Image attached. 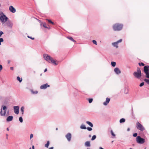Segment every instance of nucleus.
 Here are the masks:
<instances>
[{
    "label": "nucleus",
    "mask_w": 149,
    "mask_h": 149,
    "mask_svg": "<svg viewBox=\"0 0 149 149\" xmlns=\"http://www.w3.org/2000/svg\"><path fill=\"white\" fill-rule=\"evenodd\" d=\"M44 58L49 63H53L55 65H58V63H56L53 59L51 56L48 55L47 54H44L43 55Z\"/></svg>",
    "instance_id": "nucleus-1"
},
{
    "label": "nucleus",
    "mask_w": 149,
    "mask_h": 149,
    "mask_svg": "<svg viewBox=\"0 0 149 149\" xmlns=\"http://www.w3.org/2000/svg\"><path fill=\"white\" fill-rule=\"evenodd\" d=\"M8 18L5 15L2 11L0 13V20L2 24L5 23L8 20Z\"/></svg>",
    "instance_id": "nucleus-2"
},
{
    "label": "nucleus",
    "mask_w": 149,
    "mask_h": 149,
    "mask_svg": "<svg viewBox=\"0 0 149 149\" xmlns=\"http://www.w3.org/2000/svg\"><path fill=\"white\" fill-rule=\"evenodd\" d=\"M123 25L121 24H116L113 26V29L115 31H120L123 28Z\"/></svg>",
    "instance_id": "nucleus-3"
},
{
    "label": "nucleus",
    "mask_w": 149,
    "mask_h": 149,
    "mask_svg": "<svg viewBox=\"0 0 149 149\" xmlns=\"http://www.w3.org/2000/svg\"><path fill=\"white\" fill-rule=\"evenodd\" d=\"M137 72H134L133 73V75L139 79L141 76V74L140 69L139 68H138Z\"/></svg>",
    "instance_id": "nucleus-4"
},
{
    "label": "nucleus",
    "mask_w": 149,
    "mask_h": 149,
    "mask_svg": "<svg viewBox=\"0 0 149 149\" xmlns=\"http://www.w3.org/2000/svg\"><path fill=\"white\" fill-rule=\"evenodd\" d=\"M136 141L138 143L142 144L145 142V139L141 138L140 136H138L136 137Z\"/></svg>",
    "instance_id": "nucleus-5"
},
{
    "label": "nucleus",
    "mask_w": 149,
    "mask_h": 149,
    "mask_svg": "<svg viewBox=\"0 0 149 149\" xmlns=\"http://www.w3.org/2000/svg\"><path fill=\"white\" fill-rule=\"evenodd\" d=\"M7 110V107L6 106H4L1 109V111L0 112V114L2 116H5Z\"/></svg>",
    "instance_id": "nucleus-6"
},
{
    "label": "nucleus",
    "mask_w": 149,
    "mask_h": 149,
    "mask_svg": "<svg viewBox=\"0 0 149 149\" xmlns=\"http://www.w3.org/2000/svg\"><path fill=\"white\" fill-rule=\"evenodd\" d=\"M136 127L139 130L143 131L145 130L144 128L139 122L136 123Z\"/></svg>",
    "instance_id": "nucleus-7"
},
{
    "label": "nucleus",
    "mask_w": 149,
    "mask_h": 149,
    "mask_svg": "<svg viewBox=\"0 0 149 149\" xmlns=\"http://www.w3.org/2000/svg\"><path fill=\"white\" fill-rule=\"evenodd\" d=\"M14 111L15 113L16 114H18L19 113V107L15 106L14 107Z\"/></svg>",
    "instance_id": "nucleus-8"
},
{
    "label": "nucleus",
    "mask_w": 149,
    "mask_h": 149,
    "mask_svg": "<svg viewBox=\"0 0 149 149\" xmlns=\"http://www.w3.org/2000/svg\"><path fill=\"white\" fill-rule=\"evenodd\" d=\"M65 137L68 141H71V134L70 133H68L66 135Z\"/></svg>",
    "instance_id": "nucleus-9"
},
{
    "label": "nucleus",
    "mask_w": 149,
    "mask_h": 149,
    "mask_svg": "<svg viewBox=\"0 0 149 149\" xmlns=\"http://www.w3.org/2000/svg\"><path fill=\"white\" fill-rule=\"evenodd\" d=\"M50 86L48 85V84L46 83V84L42 85L40 86V88L41 89H45L47 87H49Z\"/></svg>",
    "instance_id": "nucleus-10"
},
{
    "label": "nucleus",
    "mask_w": 149,
    "mask_h": 149,
    "mask_svg": "<svg viewBox=\"0 0 149 149\" xmlns=\"http://www.w3.org/2000/svg\"><path fill=\"white\" fill-rule=\"evenodd\" d=\"M149 66L148 65L145 66L144 67V71L145 73L149 72Z\"/></svg>",
    "instance_id": "nucleus-11"
},
{
    "label": "nucleus",
    "mask_w": 149,
    "mask_h": 149,
    "mask_svg": "<svg viewBox=\"0 0 149 149\" xmlns=\"http://www.w3.org/2000/svg\"><path fill=\"white\" fill-rule=\"evenodd\" d=\"M9 10L13 13H15L16 12V9L13 7L12 6H10L9 7Z\"/></svg>",
    "instance_id": "nucleus-12"
},
{
    "label": "nucleus",
    "mask_w": 149,
    "mask_h": 149,
    "mask_svg": "<svg viewBox=\"0 0 149 149\" xmlns=\"http://www.w3.org/2000/svg\"><path fill=\"white\" fill-rule=\"evenodd\" d=\"M7 26L10 28H12L13 25V24L10 21H8L6 23Z\"/></svg>",
    "instance_id": "nucleus-13"
},
{
    "label": "nucleus",
    "mask_w": 149,
    "mask_h": 149,
    "mask_svg": "<svg viewBox=\"0 0 149 149\" xmlns=\"http://www.w3.org/2000/svg\"><path fill=\"white\" fill-rule=\"evenodd\" d=\"M110 99L109 98L107 97L105 102H103V104L105 106L107 105L109 102Z\"/></svg>",
    "instance_id": "nucleus-14"
},
{
    "label": "nucleus",
    "mask_w": 149,
    "mask_h": 149,
    "mask_svg": "<svg viewBox=\"0 0 149 149\" xmlns=\"http://www.w3.org/2000/svg\"><path fill=\"white\" fill-rule=\"evenodd\" d=\"M114 72L116 73V74H120L121 73V72L119 69L118 68H116L114 69Z\"/></svg>",
    "instance_id": "nucleus-15"
},
{
    "label": "nucleus",
    "mask_w": 149,
    "mask_h": 149,
    "mask_svg": "<svg viewBox=\"0 0 149 149\" xmlns=\"http://www.w3.org/2000/svg\"><path fill=\"white\" fill-rule=\"evenodd\" d=\"M13 117L12 116H8L6 118V121L7 122H9L12 121L13 119Z\"/></svg>",
    "instance_id": "nucleus-16"
},
{
    "label": "nucleus",
    "mask_w": 149,
    "mask_h": 149,
    "mask_svg": "<svg viewBox=\"0 0 149 149\" xmlns=\"http://www.w3.org/2000/svg\"><path fill=\"white\" fill-rule=\"evenodd\" d=\"M112 45L116 47V48H118V44L116 42H114L112 43Z\"/></svg>",
    "instance_id": "nucleus-17"
},
{
    "label": "nucleus",
    "mask_w": 149,
    "mask_h": 149,
    "mask_svg": "<svg viewBox=\"0 0 149 149\" xmlns=\"http://www.w3.org/2000/svg\"><path fill=\"white\" fill-rule=\"evenodd\" d=\"M86 123L88 125L91 127H93V124L91 122L88 121H86Z\"/></svg>",
    "instance_id": "nucleus-18"
},
{
    "label": "nucleus",
    "mask_w": 149,
    "mask_h": 149,
    "mask_svg": "<svg viewBox=\"0 0 149 149\" xmlns=\"http://www.w3.org/2000/svg\"><path fill=\"white\" fill-rule=\"evenodd\" d=\"M85 145L86 146H90V142L89 141H87L85 143Z\"/></svg>",
    "instance_id": "nucleus-19"
},
{
    "label": "nucleus",
    "mask_w": 149,
    "mask_h": 149,
    "mask_svg": "<svg viewBox=\"0 0 149 149\" xmlns=\"http://www.w3.org/2000/svg\"><path fill=\"white\" fill-rule=\"evenodd\" d=\"M24 107H23V106L21 108L20 110H21V112L22 113V115H23L24 113Z\"/></svg>",
    "instance_id": "nucleus-20"
},
{
    "label": "nucleus",
    "mask_w": 149,
    "mask_h": 149,
    "mask_svg": "<svg viewBox=\"0 0 149 149\" xmlns=\"http://www.w3.org/2000/svg\"><path fill=\"white\" fill-rule=\"evenodd\" d=\"M80 128L81 129H86L87 128L85 125H82L80 126Z\"/></svg>",
    "instance_id": "nucleus-21"
},
{
    "label": "nucleus",
    "mask_w": 149,
    "mask_h": 149,
    "mask_svg": "<svg viewBox=\"0 0 149 149\" xmlns=\"http://www.w3.org/2000/svg\"><path fill=\"white\" fill-rule=\"evenodd\" d=\"M125 118H122L120 120V123H123L125 122Z\"/></svg>",
    "instance_id": "nucleus-22"
},
{
    "label": "nucleus",
    "mask_w": 149,
    "mask_h": 149,
    "mask_svg": "<svg viewBox=\"0 0 149 149\" xmlns=\"http://www.w3.org/2000/svg\"><path fill=\"white\" fill-rule=\"evenodd\" d=\"M67 38L70 39V40H72V41L74 42H76V41L73 39V38L71 37H67Z\"/></svg>",
    "instance_id": "nucleus-23"
},
{
    "label": "nucleus",
    "mask_w": 149,
    "mask_h": 149,
    "mask_svg": "<svg viewBox=\"0 0 149 149\" xmlns=\"http://www.w3.org/2000/svg\"><path fill=\"white\" fill-rule=\"evenodd\" d=\"M49 141H48L47 142V143L45 145V147L47 148H48L49 147Z\"/></svg>",
    "instance_id": "nucleus-24"
},
{
    "label": "nucleus",
    "mask_w": 149,
    "mask_h": 149,
    "mask_svg": "<svg viewBox=\"0 0 149 149\" xmlns=\"http://www.w3.org/2000/svg\"><path fill=\"white\" fill-rule=\"evenodd\" d=\"M111 65L113 67H114L116 66V63L115 62H111Z\"/></svg>",
    "instance_id": "nucleus-25"
},
{
    "label": "nucleus",
    "mask_w": 149,
    "mask_h": 149,
    "mask_svg": "<svg viewBox=\"0 0 149 149\" xmlns=\"http://www.w3.org/2000/svg\"><path fill=\"white\" fill-rule=\"evenodd\" d=\"M17 79L19 81V82H21L22 81V78H20L18 76L17 77Z\"/></svg>",
    "instance_id": "nucleus-26"
},
{
    "label": "nucleus",
    "mask_w": 149,
    "mask_h": 149,
    "mask_svg": "<svg viewBox=\"0 0 149 149\" xmlns=\"http://www.w3.org/2000/svg\"><path fill=\"white\" fill-rule=\"evenodd\" d=\"M96 135H93L91 138V140H92V141L96 139Z\"/></svg>",
    "instance_id": "nucleus-27"
},
{
    "label": "nucleus",
    "mask_w": 149,
    "mask_h": 149,
    "mask_svg": "<svg viewBox=\"0 0 149 149\" xmlns=\"http://www.w3.org/2000/svg\"><path fill=\"white\" fill-rule=\"evenodd\" d=\"M111 134L113 136H114V137H115V136H116V135L115 134L113 133V131H112V130H111Z\"/></svg>",
    "instance_id": "nucleus-28"
},
{
    "label": "nucleus",
    "mask_w": 149,
    "mask_h": 149,
    "mask_svg": "<svg viewBox=\"0 0 149 149\" xmlns=\"http://www.w3.org/2000/svg\"><path fill=\"white\" fill-rule=\"evenodd\" d=\"M43 26L44 27H45V28H48V27H47L46 24L45 23H43Z\"/></svg>",
    "instance_id": "nucleus-29"
},
{
    "label": "nucleus",
    "mask_w": 149,
    "mask_h": 149,
    "mask_svg": "<svg viewBox=\"0 0 149 149\" xmlns=\"http://www.w3.org/2000/svg\"><path fill=\"white\" fill-rule=\"evenodd\" d=\"M144 81L149 85V79H145Z\"/></svg>",
    "instance_id": "nucleus-30"
},
{
    "label": "nucleus",
    "mask_w": 149,
    "mask_h": 149,
    "mask_svg": "<svg viewBox=\"0 0 149 149\" xmlns=\"http://www.w3.org/2000/svg\"><path fill=\"white\" fill-rule=\"evenodd\" d=\"M146 74V77L148 78L149 79V73L148 72L147 73H145Z\"/></svg>",
    "instance_id": "nucleus-31"
},
{
    "label": "nucleus",
    "mask_w": 149,
    "mask_h": 149,
    "mask_svg": "<svg viewBox=\"0 0 149 149\" xmlns=\"http://www.w3.org/2000/svg\"><path fill=\"white\" fill-rule=\"evenodd\" d=\"M19 120L21 123L23 122V119L22 117H20L19 118Z\"/></svg>",
    "instance_id": "nucleus-32"
},
{
    "label": "nucleus",
    "mask_w": 149,
    "mask_h": 149,
    "mask_svg": "<svg viewBox=\"0 0 149 149\" xmlns=\"http://www.w3.org/2000/svg\"><path fill=\"white\" fill-rule=\"evenodd\" d=\"M128 92V90L127 89L125 88L124 91V93L127 94V93Z\"/></svg>",
    "instance_id": "nucleus-33"
},
{
    "label": "nucleus",
    "mask_w": 149,
    "mask_h": 149,
    "mask_svg": "<svg viewBox=\"0 0 149 149\" xmlns=\"http://www.w3.org/2000/svg\"><path fill=\"white\" fill-rule=\"evenodd\" d=\"M93 100V99L92 98L88 99V101H89V103H91L92 102Z\"/></svg>",
    "instance_id": "nucleus-34"
},
{
    "label": "nucleus",
    "mask_w": 149,
    "mask_h": 149,
    "mask_svg": "<svg viewBox=\"0 0 149 149\" xmlns=\"http://www.w3.org/2000/svg\"><path fill=\"white\" fill-rule=\"evenodd\" d=\"M47 20L48 21V22L49 23H51V24H54V23L51 20H49V19H47Z\"/></svg>",
    "instance_id": "nucleus-35"
},
{
    "label": "nucleus",
    "mask_w": 149,
    "mask_h": 149,
    "mask_svg": "<svg viewBox=\"0 0 149 149\" xmlns=\"http://www.w3.org/2000/svg\"><path fill=\"white\" fill-rule=\"evenodd\" d=\"M139 65H140V66H143L144 65V64L143 63H139Z\"/></svg>",
    "instance_id": "nucleus-36"
},
{
    "label": "nucleus",
    "mask_w": 149,
    "mask_h": 149,
    "mask_svg": "<svg viewBox=\"0 0 149 149\" xmlns=\"http://www.w3.org/2000/svg\"><path fill=\"white\" fill-rule=\"evenodd\" d=\"M87 129L89 131H91L92 130V129L90 127H88L87 128Z\"/></svg>",
    "instance_id": "nucleus-37"
},
{
    "label": "nucleus",
    "mask_w": 149,
    "mask_h": 149,
    "mask_svg": "<svg viewBox=\"0 0 149 149\" xmlns=\"http://www.w3.org/2000/svg\"><path fill=\"white\" fill-rule=\"evenodd\" d=\"M93 43L96 45H97V42L96 40H93L92 41Z\"/></svg>",
    "instance_id": "nucleus-38"
},
{
    "label": "nucleus",
    "mask_w": 149,
    "mask_h": 149,
    "mask_svg": "<svg viewBox=\"0 0 149 149\" xmlns=\"http://www.w3.org/2000/svg\"><path fill=\"white\" fill-rule=\"evenodd\" d=\"M3 38H0V45H1V42H3Z\"/></svg>",
    "instance_id": "nucleus-39"
},
{
    "label": "nucleus",
    "mask_w": 149,
    "mask_h": 149,
    "mask_svg": "<svg viewBox=\"0 0 149 149\" xmlns=\"http://www.w3.org/2000/svg\"><path fill=\"white\" fill-rule=\"evenodd\" d=\"M144 85V83L143 82H142L139 85V86L140 87H141V86H143Z\"/></svg>",
    "instance_id": "nucleus-40"
},
{
    "label": "nucleus",
    "mask_w": 149,
    "mask_h": 149,
    "mask_svg": "<svg viewBox=\"0 0 149 149\" xmlns=\"http://www.w3.org/2000/svg\"><path fill=\"white\" fill-rule=\"evenodd\" d=\"M122 39H120L118 41H117L116 42L118 44V43L121 42L122 41Z\"/></svg>",
    "instance_id": "nucleus-41"
},
{
    "label": "nucleus",
    "mask_w": 149,
    "mask_h": 149,
    "mask_svg": "<svg viewBox=\"0 0 149 149\" xmlns=\"http://www.w3.org/2000/svg\"><path fill=\"white\" fill-rule=\"evenodd\" d=\"M27 37L28 38H31V39L32 40H34V38H33L32 37L30 36H27Z\"/></svg>",
    "instance_id": "nucleus-42"
},
{
    "label": "nucleus",
    "mask_w": 149,
    "mask_h": 149,
    "mask_svg": "<svg viewBox=\"0 0 149 149\" xmlns=\"http://www.w3.org/2000/svg\"><path fill=\"white\" fill-rule=\"evenodd\" d=\"M137 133H135L133 134V136L134 137H136L137 136Z\"/></svg>",
    "instance_id": "nucleus-43"
},
{
    "label": "nucleus",
    "mask_w": 149,
    "mask_h": 149,
    "mask_svg": "<svg viewBox=\"0 0 149 149\" xmlns=\"http://www.w3.org/2000/svg\"><path fill=\"white\" fill-rule=\"evenodd\" d=\"M33 137V134H31L30 135V139H31Z\"/></svg>",
    "instance_id": "nucleus-44"
},
{
    "label": "nucleus",
    "mask_w": 149,
    "mask_h": 149,
    "mask_svg": "<svg viewBox=\"0 0 149 149\" xmlns=\"http://www.w3.org/2000/svg\"><path fill=\"white\" fill-rule=\"evenodd\" d=\"M2 65H0V71L2 70Z\"/></svg>",
    "instance_id": "nucleus-45"
},
{
    "label": "nucleus",
    "mask_w": 149,
    "mask_h": 149,
    "mask_svg": "<svg viewBox=\"0 0 149 149\" xmlns=\"http://www.w3.org/2000/svg\"><path fill=\"white\" fill-rule=\"evenodd\" d=\"M32 92L33 94H34V93L36 94L38 93V92L37 91H35L34 92H33V91H32Z\"/></svg>",
    "instance_id": "nucleus-46"
},
{
    "label": "nucleus",
    "mask_w": 149,
    "mask_h": 149,
    "mask_svg": "<svg viewBox=\"0 0 149 149\" xmlns=\"http://www.w3.org/2000/svg\"><path fill=\"white\" fill-rule=\"evenodd\" d=\"M3 34V31H0V34L1 35H2Z\"/></svg>",
    "instance_id": "nucleus-47"
},
{
    "label": "nucleus",
    "mask_w": 149,
    "mask_h": 149,
    "mask_svg": "<svg viewBox=\"0 0 149 149\" xmlns=\"http://www.w3.org/2000/svg\"><path fill=\"white\" fill-rule=\"evenodd\" d=\"M10 69L11 70H13V67H11L10 68Z\"/></svg>",
    "instance_id": "nucleus-48"
},
{
    "label": "nucleus",
    "mask_w": 149,
    "mask_h": 149,
    "mask_svg": "<svg viewBox=\"0 0 149 149\" xmlns=\"http://www.w3.org/2000/svg\"><path fill=\"white\" fill-rule=\"evenodd\" d=\"M8 64H9L10 62V61L9 60H8Z\"/></svg>",
    "instance_id": "nucleus-49"
},
{
    "label": "nucleus",
    "mask_w": 149,
    "mask_h": 149,
    "mask_svg": "<svg viewBox=\"0 0 149 149\" xmlns=\"http://www.w3.org/2000/svg\"><path fill=\"white\" fill-rule=\"evenodd\" d=\"M53 148H54L53 147H52L49 148V149H53Z\"/></svg>",
    "instance_id": "nucleus-50"
},
{
    "label": "nucleus",
    "mask_w": 149,
    "mask_h": 149,
    "mask_svg": "<svg viewBox=\"0 0 149 149\" xmlns=\"http://www.w3.org/2000/svg\"><path fill=\"white\" fill-rule=\"evenodd\" d=\"M32 149H34V146L33 145V146H32Z\"/></svg>",
    "instance_id": "nucleus-51"
},
{
    "label": "nucleus",
    "mask_w": 149,
    "mask_h": 149,
    "mask_svg": "<svg viewBox=\"0 0 149 149\" xmlns=\"http://www.w3.org/2000/svg\"><path fill=\"white\" fill-rule=\"evenodd\" d=\"M130 128H128L127 129V131H130Z\"/></svg>",
    "instance_id": "nucleus-52"
},
{
    "label": "nucleus",
    "mask_w": 149,
    "mask_h": 149,
    "mask_svg": "<svg viewBox=\"0 0 149 149\" xmlns=\"http://www.w3.org/2000/svg\"><path fill=\"white\" fill-rule=\"evenodd\" d=\"M47 68H46L44 70V72H46L47 71Z\"/></svg>",
    "instance_id": "nucleus-53"
},
{
    "label": "nucleus",
    "mask_w": 149,
    "mask_h": 149,
    "mask_svg": "<svg viewBox=\"0 0 149 149\" xmlns=\"http://www.w3.org/2000/svg\"><path fill=\"white\" fill-rule=\"evenodd\" d=\"M6 129L7 131H9V129L8 128H7Z\"/></svg>",
    "instance_id": "nucleus-54"
},
{
    "label": "nucleus",
    "mask_w": 149,
    "mask_h": 149,
    "mask_svg": "<svg viewBox=\"0 0 149 149\" xmlns=\"http://www.w3.org/2000/svg\"><path fill=\"white\" fill-rule=\"evenodd\" d=\"M100 149H104L103 148H102V147H100Z\"/></svg>",
    "instance_id": "nucleus-55"
},
{
    "label": "nucleus",
    "mask_w": 149,
    "mask_h": 149,
    "mask_svg": "<svg viewBox=\"0 0 149 149\" xmlns=\"http://www.w3.org/2000/svg\"><path fill=\"white\" fill-rule=\"evenodd\" d=\"M91 135H89V137H91Z\"/></svg>",
    "instance_id": "nucleus-56"
},
{
    "label": "nucleus",
    "mask_w": 149,
    "mask_h": 149,
    "mask_svg": "<svg viewBox=\"0 0 149 149\" xmlns=\"http://www.w3.org/2000/svg\"><path fill=\"white\" fill-rule=\"evenodd\" d=\"M6 136H8V135L7 134H6Z\"/></svg>",
    "instance_id": "nucleus-57"
},
{
    "label": "nucleus",
    "mask_w": 149,
    "mask_h": 149,
    "mask_svg": "<svg viewBox=\"0 0 149 149\" xmlns=\"http://www.w3.org/2000/svg\"><path fill=\"white\" fill-rule=\"evenodd\" d=\"M132 112L133 113V109L132 108Z\"/></svg>",
    "instance_id": "nucleus-58"
},
{
    "label": "nucleus",
    "mask_w": 149,
    "mask_h": 149,
    "mask_svg": "<svg viewBox=\"0 0 149 149\" xmlns=\"http://www.w3.org/2000/svg\"><path fill=\"white\" fill-rule=\"evenodd\" d=\"M56 130H58V128H56Z\"/></svg>",
    "instance_id": "nucleus-59"
},
{
    "label": "nucleus",
    "mask_w": 149,
    "mask_h": 149,
    "mask_svg": "<svg viewBox=\"0 0 149 149\" xmlns=\"http://www.w3.org/2000/svg\"><path fill=\"white\" fill-rule=\"evenodd\" d=\"M48 29H50V27H48Z\"/></svg>",
    "instance_id": "nucleus-60"
},
{
    "label": "nucleus",
    "mask_w": 149,
    "mask_h": 149,
    "mask_svg": "<svg viewBox=\"0 0 149 149\" xmlns=\"http://www.w3.org/2000/svg\"><path fill=\"white\" fill-rule=\"evenodd\" d=\"M29 149H31V148H29Z\"/></svg>",
    "instance_id": "nucleus-61"
},
{
    "label": "nucleus",
    "mask_w": 149,
    "mask_h": 149,
    "mask_svg": "<svg viewBox=\"0 0 149 149\" xmlns=\"http://www.w3.org/2000/svg\"><path fill=\"white\" fill-rule=\"evenodd\" d=\"M8 136H7V137H6V139H8Z\"/></svg>",
    "instance_id": "nucleus-62"
},
{
    "label": "nucleus",
    "mask_w": 149,
    "mask_h": 149,
    "mask_svg": "<svg viewBox=\"0 0 149 149\" xmlns=\"http://www.w3.org/2000/svg\"><path fill=\"white\" fill-rule=\"evenodd\" d=\"M1 35L0 34V37H1Z\"/></svg>",
    "instance_id": "nucleus-63"
},
{
    "label": "nucleus",
    "mask_w": 149,
    "mask_h": 149,
    "mask_svg": "<svg viewBox=\"0 0 149 149\" xmlns=\"http://www.w3.org/2000/svg\"><path fill=\"white\" fill-rule=\"evenodd\" d=\"M113 142V141H112V143Z\"/></svg>",
    "instance_id": "nucleus-64"
}]
</instances>
